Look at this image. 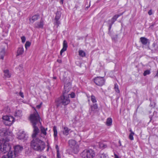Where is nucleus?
<instances>
[{"label":"nucleus","mask_w":158,"mask_h":158,"mask_svg":"<svg viewBox=\"0 0 158 158\" xmlns=\"http://www.w3.org/2000/svg\"><path fill=\"white\" fill-rule=\"evenodd\" d=\"M35 111L33 113L31 114L30 117L33 128V136H35L37 134H38L40 132V130L37 126L41 124L40 121L41 118L35 109Z\"/></svg>","instance_id":"f257e3e1"},{"label":"nucleus","mask_w":158,"mask_h":158,"mask_svg":"<svg viewBox=\"0 0 158 158\" xmlns=\"http://www.w3.org/2000/svg\"><path fill=\"white\" fill-rule=\"evenodd\" d=\"M38 134L35 136H33V134L31 136L33 139L31 142V146L34 150L41 152L45 148L44 142L38 138H36Z\"/></svg>","instance_id":"f03ea898"},{"label":"nucleus","mask_w":158,"mask_h":158,"mask_svg":"<svg viewBox=\"0 0 158 158\" xmlns=\"http://www.w3.org/2000/svg\"><path fill=\"white\" fill-rule=\"evenodd\" d=\"M66 92L64 91L63 95L56 100L57 107H61L62 105L66 106L70 102L69 97V95H65Z\"/></svg>","instance_id":"7ed1b4c3"},{"label":"nucleus","mask_w":158,"mask_h":158,"mask_svg":"<svg viewBox=\"0 0 158 158\" xmlns=\"http://www.w3.org/2000/svg\"><path fill=\"white\" fill-rule=\"evenodd\" d=\"M11 145L9 143V140L2 139H0V150L4 153L10 151Z\"/></svg>","instance_id":"20e7f679"},{"label":"nucleus","mask_w":158,"mask_h":158,"mask_svg":"<svg viewBox=\"0 0 158 158\" xmlns=\"http://www.w3.org/2000/svg\"><path fill=\"white\" fill-rule=\"evenodd\" d=\"M23 147L19 145H17L14 147V151H9L8 154V158H15L18 156V154L23 149Z\"/></svg>","instance_id":"39448f33"},{"label":"nucleus","mask_w":158,"mask_h":158,"mask_svg":"<svg viewBox=\"0 0 158 158\" xmlns=\"http://www.w3.org/2000/svg\"><path fill=\"white\" fill-rule=\"evenodd\" d=\"M95 155V152L91 149L85 150L81 154L82 158H93Z\"/></svg>","instance_id":"423d86ee"},{"label":"nucleus","mask_w":158,"mask_h":158,"mask_svg":"<svg viewBox=\"0 0 158 158\" xmlns=\"http://www.w3.org/2000/svg\"><path fill=\"white\" fill-rule=\"evenodd\" d=\"M69 143L72 151L74 153H77L79 151V146L77 142L75 140L71 139L69 141Z\"/></svg>","instance_id":"0eeeda50"},{"label":"nucleus","mask_w":158,"mask_h":158,"mask_svg":"<svg viewBox=\"0 0 158 158\" xmlns=\"http://www.w3.org/2000/svg\"><path fill=\"white\" fill-rule=\"evenodd\" d=\"M3 122L6 125L10 126L14 122V118L12 116L5 115L2 117Z\"/></svg>","instance_id":"6e6552de"},{"label":"nucleus","mask_w":158,"mask_h":158,"mask_svg":"<svg viewBox=\"0 0 158 158\" xmlns=\"http://www.w3.org/2000/svg\"><path fill=\"white\" fill-rule=\"evenodd\" d=\"M94 81L95 84L98 86H102L104 83L105 81L103 77H97L94 78Z\"/></svg>","instance_id":"1a4fd4ad"},{"label":"nucleus","mask_w":158,"mask_h":158,"mask_svg":"<svg viewBox=\"0 0 158 158\" xmlns=\"http://www.w3.org/2000/svg\"><path fill=\"white\" fill-rule=\"evenodd\" d=\"M41 136L43 138L45 137L47 135L46 131L47 130V128H45L43 126H41L40 128Z\"/></svg>","instance_id":"9d476101"},{"label":"nucleus","mask_w":158,"mask_h":158,"mask_svg":"<svg viewBox=\"0 0 158 158\" xmlns=\"http://www.w3.org/2000/svg\"><path fill=\"white\" fill-rule=\"evenodd\" d=\"M44 26V21L41 19L39 22L36 23L35 24V28H42Z\"/></svg>","instance_id":"9b49d317"},{"label":"nucleus","mask_w":158,"mask_h":158,"mask_svg":"<svg viewBox=\"0 0 158 158\" xmlns=\"http://www.w3.org/2000/svg\"><path fill=\"white\" fill-rule=\"evenodd\" d=\"M5 53V48L2 46L0 48V57L2 59H3Z\"/></svg>","instance_id":"f8f14e48"},{"label":"nucleus","mask_w":158,"mask_h":158,"mask_svg":"<svg viewBox=\"0 0 158 158\" xmlns=\"http://www.w3.org/2000/svg\"><path fill=\"white\" fill-rule=\"evenodd\" d=\"M68 47L67 43V41L64 40L63 41V48L60 51V54L62 55V53L66 50Z\"/></svg>","instance_id":"ddd939ff"},{"label":"nucleus","mask_w":158,"mask_h":158,"mask_svg":"<svg viewBox=\"0 0 158 158\" xmlns=\"http://www.w3.org/2000/svg\"><path fill=\"white\" fill-rule=\"evenodd\" d=\"M24 52V50L23 47L22 46H20L18 49L17 50V56L21 55L23 54Z\"/></svg>","instance_id":"4468645a"},{"label":"nucleus","mask_w":158,"mask_h":158,"mask_svg":"<svg viewBox=\"0 0 158 158\" xmlns=\"http://www.w3.org/2000/svg\"><path fill=\"white\" fill-rule=\"evenodd\" d=\"M122 15V14L120 15H115L111 19L108 20L109 22H111L114 24V22L117 19Z\"/></svg>","instance_id":"2eb2a0df"},{"label":"nucleus","mask_w":158,"mask_h":158,"mask_svg":"<svg viewBox=\"0 0 158 158\" xmlns=\"http://www.w3.org/2000/svg\"><path fill=\"white\" fill-rule=\"evenodd\" d=\"M18 138L20 139H25L26 137V135L25 132L23 131L21 132L18 133Z\"/></svg>","instance_id":"dca6fc26"},{"label":"nucleus","mask_w":158,"mask_h":158,"mask_svg":"<svg viewBox=\"0 0 158 158\" xmlns=\"http://www.w3.org/2000/svg\"><path fill=\"white\" fill-rule=\"evenodd\" d=\"M140 41L143 45H146L149 42L148 40L144 37H141L140 39Z\"/></svg>","instance_id":"f3484780"},{"label":"nucleus","mask_w":158,"mask_h":158,"mask_svg":"<svg viewBox=\"0 0 158 158\" xmlns=\"http://www.w3.org/2000/svg\"><path fill=\"white\" fill-rule=\"evenodd\" d=\"M39 15L38 14L32 16L31 18H30L29 20L31 22L33 23L36 21L39 17Z\"/></svg>","instance_id":"a211bd4d"},{"label":"nucleus","mask_w":158,"mask_h":158,"mask_svg":"<svg viewBox=\"0 0 158 158\" xmlns=\"http://www.w3.org/2000/svg\"><path fill=\"white\" fill-rule=\"evenodd\" d=\"M53 136L55 140H57L58 139L57 138V131L56 127V126H54L53 127Z\"/></svg>","instance_id":"6ab92c4d"},{"label":"nucleus","mask_w":158,"mask_h":158,"mask_svg":"<svg viewBox=\"0 0 158 158\" xmlns=\"http://www.w3.org/2000/svg\"><path fill=\"white\" fill-rule=\"evenodd\" d=\"M69 131L70 129L68 127H64L63 130V134L64 135H67L69 134Z\"/></svg>","instance_id":"aec40b11"},{"label":"nucleus","mask_w":158,"mask_h":158,"mask_svg":"<svg viewBox=\"0 0 158 158\" xmlns=\"http://www.w3.org/2000/svg\"><path fill=\"white\" fill-rule=\"evenodd\" d=\"M4 77L5 78H9L10 77V75L9 73V71L8 70H4Z\"/></svg>","instance_id":"412c9836"},{"label":"nucleus","mask_w":158,"mask_h":158,"mask_svg":"<svg viewBox=\"0 0 158 158\" xmlns=\"http://www.w3.org/2000/svg\"><path fill=\"white\" fill-rule=\"evenodd\" d=\"M15 116L20 117L22 116V111L20 110H16L15 114Z\"/></svg>","instance_id":"4be33fe9"},{"label":"nucleus","mask_w":158,"mask_h":158,"mask_svg":"<svg viewBox=\"0 0 158 158\" xmlns=\"http://www.w3.org/2000/svg\"><path fill=\"white\" fill-rule=\"evenodd\" d=\"M112 119L111 118H107L106 124L107 126H110L112 125Z\"/></svg>","instance_id":"5701e85b"},{"label":"nucleus","mask_w":158,"mask_h":158,"mask_svg":"<svg viewBox=\"0 0 158 158\" xmlns=\"http://www.w3.org/2000/svg\"><path fill=\"white\" fill-rule=\"evenodd\" d=\"M98 144L99 145V148L101 149H103L107 147V146L105 144L99 142L98 143Z\"/></svg>","instance_id":"b1692460"},{"label":"nucleus","mask_w":158,"mask_h":158,"mask_svg":"<svg viewBox=\"0 0 158 158\" xmlns=\"http://www.w3.org/2000/svg\"><path fill=\"white\" fill-rule=\"evenodd\" d=\"M61 15V13L60 11H57L56 13V16L55 19H59Z\"/></svg>","instance_id":"393cba45"},{"label":"nucleus","mask_w":158,"mask_h":158,"mask_svg":"<svg viewBox=\"0 0 158 158\" xmlns=\"http://www.w3.org/2000/svg\"><path fill=\"white\" fill-rule=\"evenodd\" d=\"M131 133L129 135V139L131 140H132L134 139L133 135H134V133L131 130H130V131Z\"/></svg>","instance_id":"a878e982"},{"label":"nucleus","mask_w":158,"mask_h":158,"mask_svg":"<svg viewBox=\"0 0 158 158\" xmlns=\"http://www.w3.org/2000/svg\"><path fill=\"white\" fill-rule=\"evenodd\" d=\"M98 108V104L95 103L91 106V109L92 111H94L95 109Z\"/></svg>","instance_id":"bb28decb"},{"label":"nucleus","mask_w":158,"mask_h":158,"mask_svg":"<svg viewBox=\"0 0 158 158\" xmlns=\"http://www.w3.org/2000/svg\"><path fill=\"white\" fill-rule=\"evenodd\" d=\"M152 46L155 51L158 52V45L154 43L152 44Z\"/></svg>","instance_id":"cd10ccee"},{"label":"nucleus","mask_w":158,"mask_h":158,"mask_svg":"<svg viewBox=\"0 0 158 158\" xmlns=\"http://www.w3.org/2000/svg\"><path fill=\"white\" fill-rule=\"evenodd\" d=\"M114 89L116 92L117 93H119L118 86L116 83L114 85Z\"/></svg>","instance_id":"c85d7f7f"},{"label":"nucleus","mask_w":158,"mask_h":158,"mask_svg":"<svg viewBox=\"0 0 158 158\" xmlns=\"http://www.w3.org/2000/svg\"><path fill=\"white\" fill-rule=\"evenodd\" d=\"M113 24L111 22H109V28H108V34L110 35L111 34L110 30L112 27V25Z\"/></svg>","instance_id":"c756f323"},{"label":"nucleus","mask_w":158,"mask_h":158,"mask_svg":"<svg viewBox=\"0 0 158 158\" xmlns=\"http://www.w3.org/2000/svg\"><path fill=\"white\" fill-rule=\"evenodd\" d=\"M79 55L82 57L84 56L85 55V53L82 50H79Z\"/></svg>","instance_id":"7c9ffc66"},{"label":"nucleus","mask_w":158,"mask_h":158,"mask_svg":"<svg viewBox=\"0 0 158 158\" xmlns=\"http://www.w3.org/2000/svg\"><path fill=\"white\" fill-rule=\"evenodd\" d=\"M91 100L92 102L94 103L97 102V100H96L95 97L94 95H92L91 96Z\"/></svg>","instance_id":"2f4dec72"},{"label":"nucleus","mask_w":158,"mask_h":158,"mask_svg":"<svg viewBox=\"0 0 158 158\" xmlns=\"http://www.w3.org/2000/svg\"><path fill=\"white\" fill-rule=\"evenodd\" d=\"M31 43L29 41H27L25 44V48L26 49H27V47L30 46Z\"/></svg>","instance_id":"473e14b6"},{"label":"nucleus","mask_w":158,"mask_h":158,"mask_svg":"<svg viewBox=\"0 0 158 158\" xmlns=\"http://www.w3.org/2000/svg\"><path fill=\"white\" fill-rule=\"evenodd\" d=\"M151 72L150 70H146L143 73V75L144 76H146L147 75L149 74Z\"/></svg>","instance_id":"72a5a7b5"},{"label":"nucleus","mask_w":158,"mask_h":158,"mask_svg":"<svg viewBox=\"0 0 158 158\" xmlns=\"http://www.w3.org/2000/svg\"><path fill=\"white\" fill-rule=\"evenodd\" d=\"M107 156V155L104 153L100 154V158H105Z\"/></svg>","instance_id":"f704fd0d"},{"label":"nucleus","mask_w":158,"mask_h":158,"mask_svg":"<svg viewBox=\"0 0 158 158\" xmlns=\"http://www.w3.org/2000/svg\"><path fill=\"white\" fill-rule=\"evenodd\" d=\"M118 35H115L114 36L112 37V40L114 41H116L117 40Z\"/></svg>","instance_id":"c9c22d12"},{"label":"nucleus","mask_w":158,"mask_h":158,"mask_svg":"<svg viewBox=\"0 0 158 158\" xmlns=\"http://www.w3.org/2000/svg\"><path fill=\"white\" fill-rule=\"evenodd\" d=\"M59 19H55L56 21L55 25H57V27L59 26V24H60V23L59 21Z\"/></svg>","instance_id":"e433bc0d"},{"label":"nucleus","mask_w":158,"mask_h":158,"mask_svg":"<svg viewBox=\"0 0 158 158\" xmlns=\"http://www.w3.org/2000/svg\"><path fill=\"white\" fill-rule=\"evenodd\" d=\"M21 40L22 42L23 43H24L26 41V38L24 36H23L21 37Z\"/></svg>","instance_id":"4c0bfd02"},{"label":"nucleus","mask_w":158,"mask_h":158,"mask_svg":"<svg viewBox=\"0 0 158 158\" xmlns=\"http://www.w3.org/2000/svg\"><path fill=\"white\" fill-rule=\"evenodd\" d=\"M68 95H70V97L72 98H73L75 97V94L73 92H72L70 94H69Z\"/></svg>","instance_id":"58836bf2"},{"label":"nucleus","mask_w":158,"mask_h":158,"mask_svg":"<svg viewBox=\"0 0 158 158\" xmlns=\"http://www.w3.org/2000/svg\"><path fill=\"white\" fill-rule=\"evenodd\" d=\"M19 95L22 98H24V95L23 93L21 91H20L19 93Z\"/></svg>","instance_id":"ea45409f"},{"label":"nucleus","mask_w":158,"mask_h":158,"mask_svg":"<svg viewBox=\"0 0 158 158\" xmlns=\"http://www.w3.org/2000/svg\"><path fill=\"white\" fill-rule=\"evenodd\" d=\"M23 65L22 64H20L19 66V68L20 71L23 70Z\"/></svg>","instance_id":"a19ab883"},{"label":"nucleus","mask_w":158,"mask_h":158,"mask_svg":"<svg viewBox=\"0 0 158 158\" xmlns=\"http://www.w3.org/2000/svg\"><path fill=\"white\" fill-rule=\"evenodd\" d=\"M57 158H60V156L59 151H57Z\"/></svg>","instance_id":"79ce46f5"},{"label":"nucleus","mask_w":158,"mask_h":158,"mask_svg":"<svg viewBox=\"0 0 158 158\" xmlns=\"http://www.w3.org/2000/svg\"><path fill=\"white\" fill-rule=\"evenodd\" d=\"M148 14L149 15H151L152 14V10H150L148 11Z\"/></svg>","instance_id":"37998d69"},{"label":"nucleus","mask_w":158,"mask_h":158,"mask_svg":"<svg viewBox=\"0 0 158 158\" xmlns=\"http://www.w3.org/2000/svg\"><path fill=\"white\" fill-rule=\"evenodd\" d=\"M56 149L57 151H59V147H58V145H56Z\"/></svg>","instance_id":"c03bdc74"},{"label":"nucleus","mask_w":158,"mask_h":158,"mask_svg":"<svg viewBox=\"0 0 158 158\" xmlns=\"http://www.w3.org/2000/svg\"><path fill=\"white\" fill-rule=\"evenodd\" d=\"M64 91H65V92H66V93H65V95H66V94L68 92H69V91H67V90H66V88H64V90L63 91V93H64Z\"/></svg>","instance_id":"a18cd8bd"},{"label":"nucleus","mask_w":158,"mask_h":158,"mask_svg":"<svg viewBox=\"0 0 158 158\" xmlns=\"http://www.w3.org/2000/svg\"><path fill=\"white\" fill-rule=\"evenodd\" d=\"M41 105H38L36 106V108L38 109H39L41 107Z\"/></svg>","instance_id":"49530a36"},{"label":"nucleus","mask_w":158,"mask_h":158,"mask_svg":"<svg viewBox=\"0 0 158 158\" xmlns=\"http://www.w3.org/2000/svg\"><path fill=\"white\" fill-rule=\"evenodd\" d=\"M156 23H153L150 27L152 28V27H153V26L155 25Z\"/></svg>","instance_id":"de8ad7c7"},{"label":"nucleus","mask_w":158,"mask_h":158,"mask_svg":"<svg viewBox=\"0 0 158 158\" xmlns=\"http://www.w3.org/2000/svg\"><path fill=\"white\" fill-rule=\"evenodd\" d=\"M57 61L59 63H61L62 62V61L60 60H57Z\"/></svg>","instance_id":"09e8293b"},{"label":"nucleus","mask_w":158,"mask_h":158,"mask_svg":"<svg viewBox=\"0 0 158 158\" xmlns=\"http://www.w3.org/2000/svg\"><path fill=\"white\" fill-rule=\"evenodd\" d=\"M118 143H119V146H122V145H121V142L120 141V140L119 141Z\"/></svg>","instance_id":"8fccbe9b"},{"label":"nucleus","mask_w":158,"mask_h":158,"mask_svg":"<svg viewBox=\"0 0 158 158\" xmlns=\"http://www.w3.org/2000/svg\"><path fill=\"white\" fill-rule=\"evenodd\" d=\"M64 0H60V3L61 4H63Z\"/></svg>","instance_id":"3c124183"},{"label":"nucleus","mask_w":158,"mask_h":158,"mask_svg":"<svg viewBox=\"0 0 158 158\" xmlns=\"http://www.w3.org/2000/svg\"><path fill=\"white\" fill-rule=\"evenodd\" d=\"M53 79H56L57 78V77H53Z\"/></svg>","instance_id":"603ef678"},{"label":"nucleus","mask_w":158,"mask_h":158,"mask_svg":"<svg viewBox=\"0 0 158 158\" xmlns=\"http://www.w3.org/2000/svg\"><path fill=\"white\" fill-rule=\"evenodd\" d=\"M115 158H118V156L117 155H115Z\"/></svg>","instance_id":"864d4df0"},{"label":"nucleus","mask_w":158,"mask_h":158,"mask_svg":"<svg viewBox=\"0 0 158 158\" xmlns=\"http://www.w3.org/2000/svg\"><path fill=\"white\" fill-rule=\"evenodd\" d=\"M2 158H6V157H4V156H2Z\"/></svg>","instance_id":"5fc2aeb1"},{"label":"nucleus","mask_w":158,"mask_h":158,"mask_svg":"<svg viewBox=\"0 0 158 158\" xmlns=\"http://www.w3.org/2000/svg\"><path fill=\"white\" fill-rule=\"evenodd\" d=\"M1 1V0H0V1Z\"/></svg>","instance_id":"6e6d98bb"}]
</instances>
